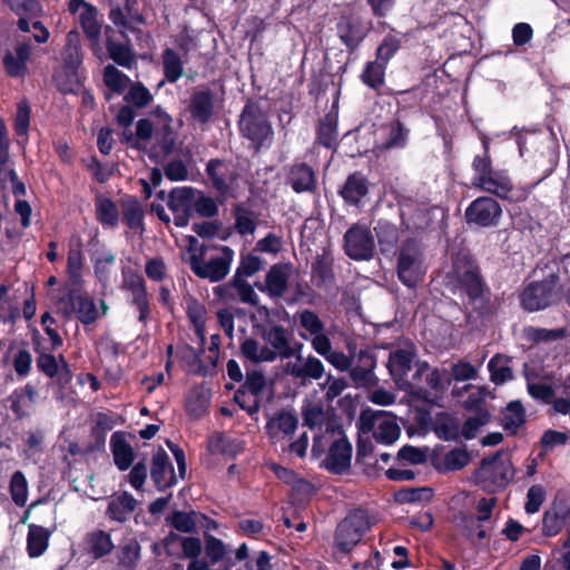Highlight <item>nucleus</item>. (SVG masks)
<instances>
[{"instance_id":"1","label":"nucleus","mask_w":570,"mask_h":570,"mask_svg":"<svg viewBox=\"0 0 570 570\" xmlns=\"http://www.w3.org/2000/svg\"><path fill=\"white\" fill-rule=\"evenodd\" d=\"M417 368L407 385V392L428 403H436L451 384L448 370L430 366L419 362Z\"/></svg>"},{"instance_id":"2","label":"nucleus","mask_w":570,"mask_h":570,"mask_svg":"<svg viewBox=\"0 0 570 570\" xmlns=\"http://www.w3.org/2000/svg\"><path fill=\"white\" fill-rule=\"evenodd\" d=\"M513 476L514 470L511 459L502 452L483 459L480 468L474 473L475 482L488 492H495L505 488Z\"/></svg>"},{"instance_id":"3","label":"nucleus","mask_w":570,"mask_h":570,"mask_svg":"<svg viewBox=\"0 0 570 570\" xmlns=\"http://www.w3.org/2000/svg\"><path fill=\"white\" fill-rule=\"evenodd\" d=\"M426 272L425 255L422 245L415 239L405 240L397 255V276L407 287H415Z\"/></svg>"},{"instance_id":"4","label":"nucleus","mask_w":570,"mask_h":570,"mask_svg":"<svg viewBox=\"0 0 570 570\" xmlns=\"http://www.w3.org/2000/svg\"><path fill=\"white\" fill-rule=\"evenodd\" d=\"M358 425L363 433L372 432L376 442L383 444H392L401 433L395 416L386 411L363 410L358 419Z\"/></svg>"},{"instance_id":"5","label":"nucleus","mask_w":570,"mask_h":570,"mask_svg":"<svg viewBox=\"0 0 570 570\" xmlns=\"http://www.w3.org/2000/svg\"><path fill=\"white\" fill-rule=\"evenodd\" d=\"M210 250L214 254H207L206 258L197 261L194 257L190 269L196 276L216 283L228 275L234 259V250L228 246H213Z\"/></svg>"},{"instance_id":"6","label":"nucleus","mask_w":570,"mask_h":570,"mask_svg":"<svg viewBox=\"0 0 570 570\" xmlns=\"http://www.w3.org/2000/svg\"><path fill=\"white\" fill-rule=\"evenodd\" d=\"M449 275L458 282L472 301H476L482 296L484 284L479 267L468 255L459 254L455 257Z\"/></svg>"},{"instance_id":"7","label":"nucleus","mask_w":570,"mask_h":570,"mask_svg":"<svg viewBox=\"0 0 570 570\" xmlns=\"http://www.w3.org/2000/svg\"><path fill=\"white\" fill-rule=\"evenodd\" d=\"M239 129L244 137L256 145L257 149L273 135L265 112L256 104L245 106L240 115Z\"/></svg>"},{"instance_id":"8","label":"nucleus","mask_w":570,"mask_h":570,"mask_svg":"<svg viewBox=\"0 0 570 570\" xmlns=\"http://www.w3.org/2000/svg\"><path fill=\"white\" fill-rule=\"evenodd\" d=\"M370 529L367 513L356 510L350 513L338 525L335 533L336 547L342 552L351 551L361 540L364 532Z\"/></svg>"},{"instance_id":"9","label":"nucleus","mask_w":570,"mask_h":570,"mask_svg":"<svg viewBox=\"0 0 570 570\" xmlns=\"http://www.w3.org/2000/svg\"><path fill=\"white\" fill-rule=\"evenodd\" d=\"M374 237L366 225L355 224L344 235L345 254L355 261H367L374 254Z\"/></svg>"},{"instance_id":"10","label":"nucleus","mask_w":570,"mask_h":570,"mask_svg":"<svg viewBox=\"0 0 570 570\" xmlns=\"http://www.w3.org/2000/svg\"><path fill=\"white\" fill-rule=\"evenodd\" d=\"M416 357V348L414 344L406 342L394 347L390 352L387 368L394 382L403 390H407L411 381L406 379L409 371L412 368L414 358Z\"/></svg>"},{"instance_id":"11","label":"nucleus","mask_w":570,"mask_h":570,"mask_svg":"<svg viewBox=\"0 0 570 570\" xmlns=\"http://www.w3.org/2000/svg\"><path fill=\"white\" fill-rule=\"evenodd\" d=\"M520 297L524 309L529 312L543 309L554 302V283L552 279L530 283Z\"/></svg>"},{"instance_id":"12","label":"nucleus","mask_w":570,"mask_h":570,"mask_svg":"<svg viewBox=\"0 0 570 570\" xmlns=\"http://www.w3.org/2000/svg\"><path fill=\"white\" fill-rule=\"evenodd\" d=\"M284 371L293 379L306 384L320 380L325 372L323 362L314 355H295V361L285 364Z\"/></svg>"},{"instance_id":"13","label":"nucleus","mask_w":570,"mask_h":570,"mask_svg":"<svg viewBox=\"0 0 570 570\" xmlns=\"http://www.w3.org/2000/svg\"><path fill=\"white\" fill-rule=\"evenodd\" d=\"M501 213L498 202L484 196L470 204L465 210V218L469 224L489 227L498 224Z\"/></svg>"},{"instance_id":"14","label":"nucleus","mask_w":570,"mask_h":570,"mask_svg":"<svg viewBox=\"0 0 570 570\" xmlns=\"http://www.w3.org/2000/svg\"><path fill=\"white\" fill-rule=\"evenodd\" d=\"M194 196H196V190L186 186L174 188L169 193L167 206L174 214L176 226L184 227L188 225L193 215Z\"/></svg>"},{"instance_id":"15","label":"nucleus","mask_w":570,"mask_h":570,"mask_svg":"<svg viewBox=\"0 0 570 570\" xmlns=\"http://www.w3.org/2000/svg\"><path fill=\"white\" fill-rule=\"evenodd\" d=\"M266 381L263 373L253 371L247 373L243 386L235 393V401L248 413L258 411V395L263 392Z\"/></svg>"},{"instance_id":"16","label":"nucleus","mask_w":570,"mask_h":570,"mask_svg":"<svg viewBox=\"0 0 570 570\" xmlns=\"http://www.w3.org/2000/svg\"><path fill=\"white\" fill-rule=\"evenodd\" d=\"M261 338L265 341L269 352H273L274 361L277 357L289 358L295 355L289 334L282 325H273L268 328H264Z\"/></svg>"},{"instance_id":"17","label":"nucleus","mask_w":570,"mask_h":570,"mask_svg":"<svg viewBox=\"0 0 570 570\" xmlns=\"http://www.w3.org/2000/svg\"><path fill=\"white\" fill-rule=\"evenodd\" d=\"M289 267L273 265L265 276L264 283H256V287L273 299L283 298L288 289Z\"/></svg>"},{"instance_id":"18","label":"nucleus","mask_w":570,"mask_h":570,"mask_svg":"<svg viewBox=\"0 0 570 570\" xmlns=\"http://www.w3.org/2000/svg\"><path fill=\"white\" fill-rule=\"evenodd\" d=\"M109 18L115 26L134 29L135 24H145L146 19L139 10L138 0H119L110 12Z\"/></svg>"},{"instance_id":"19","label":"nucleus","mask_w":570,"mask_h":570,"mask_svg":"<svg viewBox=\"0 0 570 570\" xmlns=\"http://www.w3.org/2000/svg\"><path fill=\"white\" fill-rule=\"evenodd\" d=\"M206 171L212 186L223 196L232 190L237 174L232 166L219 159H212L207 163Z\"/></svg>"},{"instance_id":"20","label":"nucleus","mask_w":570,"mask_h":570,"mask_svg":"<svg viewBox=\"0 0 570 570\" xmlns=\"http://www.w3.org/2000/svg\"><path fill=\"white\" fill-rule=\"evenodd\" d=\"M214 92L210 89H194L189 97L187 110L195 121L199 124L208 122L214 115Z\"/></svg>"},{"instance_id":"21","label":"nucleus","mask_w":570,"mask_h":570,"mask_svg":"<svg viewBox=\"0 0 570 570\" xmlns=\"http://www.w3.org/2000/svg\"><path fill=\"white\" fill-rule=\"evenodd\" d=\"M497 504L495 498H482L478 502V517L461 514L458 518V525L462 529L463 533L466 537L472 535V528H478V539H484L487 537V531L480 525V522L487 521L490 519L493 508Z\"/></svg>"},{"instance_id":"22","label":"nucleus","mask_w":570,"mask_h":570,"mask_svg":"<svg viewBox=\"0 0 570 570\" xmlns=\"http://www.w3.org/2000/svg\"><path fill=\"white\" fill-rule=\"evenodd\" d=\"M80 26L89 40L90 48L92 52L101 58L102 56V47L100 43L101 36V22L100 14L98 9L95 6H89L86 10L81 11L79 14Z\"/></svg>"},{"instance_id":"23","label":"nucleus","mask_w":570,"mask_h":570,"mask_svg":"<svg viewBox=\"0 0 570 570\" xmlns=\"http://www.w3.org/2000/svg\"><path fill=\"white\" fill-rule=\"evenodd\" d=\"M150 475L156 488L160 491L166 490L176 483L177 478L165 450L158 449L154 454Z\"/></svg>"},{"instance_id":"24","label":"nucleus","mask_w":570,"mask_h":570,"mask_svg":"<svg viewBox=\"0 0 570 570\" xmlns=\"http://www.w3.org/2000/svg\"><path fill=\"white\" fill-rule=\"evenodd\" d=\"M31 47L28 39L17 41L12 51H8L3 57L6 71L11 77H24L28 72L27 62L30 58Z\"/></svg>"},{"instance_id":"25","label":"nucleus","mask_w":570,"mask_h":570,"mask_svg":"<svg viewBox=\"0 0 570 570\" xmlns=\"http://www.w3.org/2000/svg\"><path fill=\"white\" fill-rule=\"evenodd\" d=\"M37 366L47 376L56 377L60 385H66L71 381L72 374L69 364L61 355L57 358L51 354H40L37 358Z\"/></svg>"},{"instance_id":"26","label":"nucleus","mask_w":570,"mask_h":570,"mask_svg":"<svg viewBox=\"0 0 570 570\" xmlns=\"http://www.w3.org/2000/svg\"><path fill=\"white\" fill-rule=\"evenodd\" d=\"M63 313L67 316L76 313L79 321L83 324L94 323L98 316L94 301L89 296L76 292L70 293L68 302L63 307Z\"/></svg>"},{"instance_id":"27","label":"nucleus","mask_w":570,"mask_h":570,"mask_svg":"<svg viewBox=\"0 0 570 570\" xmlns=\"http://www.w3.org/2000/svg\"><path fill=\"white\" fill-rule=\"evenodd\" d=\"M375 365V357L371 353L363 351L358 353V364L348 368L350 376L357 387L376 385L377 379L374 374Z\"/></svg>"},{"instance_id":"28","label":"nucleus","mask_w":570,"mask_h":570,"mask_svg":"<svg viewBox=\"0 0 570 570\" xmlns=\"http://www.w3.org/2000/svg\"><path fill=\"white\" fill-rule=\"evenodd\" d=\"M352 446L343 438L333 442L325 459L327 470L341 474L345 472L351 464Z\"/></svg>"},{"instance_id":"29","label":"nucleus","mask_w":570,"mask_h":570,"mask_svg":"<svg viewBox=\"0 0 570 570\" xmlns=\"http://www.w3.org/2000/svg\"><path fill=\"white\" fill-rule=\"evenodd\" d=\"M124 287L132 293V303L139 311V321L144 322L149 314L144 278L135 273L125 274Z\"/></svg>"},{"instance_id":"30","label":"nucleus","mask_w":570,"mask_h":570,"mask_svg":"<svg viewBox=\"0 0 570 570\" xmlns=\"http://www.w3.org/2000/svg\"><path fill=\"white\" fill-rule=\"evenodd\" d=\"M474 185L501 198H508L512 190V183L503 171L493 170L488 176L474 178Z\"/></svg>"},{"instance_id":"31","label":"nucleus","mask_w":570,"mask_h":570,"mask_svg":"<svg viewBox=\"0 0 570 570\" xmlns=\"http://www.w3.org/2000/svg\"><path fill=\"white\" fill-rule=\"evenodd\" d=\"M287 183L296 193L312 191L316 186L315 174L308 165L295 164L289 170Z\"/></svg>"},{"instance_id":"32","label":"nucleus","mask_w":570,"mask_h":570,"mask_svg":"<svg viewBox=\"0 0 570 570\" xmlns=\"http://www.w3.org/2000/svg\"><path fill=\"white\" fill-rule=\"evenodd\" d=\"M297 419L294 414L283 411L267 422L266 430L272 440L278 441L282 438L293 434L297 428Z\"/></svg>"},{"instance_id":"33","label":"nucleus","mask_w":570,"mask_h":570,"mask_svg":"<svg viewBox=\"0 0 570 570\" xmlns=\"http://www.w3.org/2000/svg\"><path fill=\"white\" fill-rule=\"evenodd\" d=\"M171 117L169 115H165L164 125L158 126L155 129V146L153 148V154L155 156H167L174 151L176 135L170 127Z\"/></svg>"},{"instance_id":"34","label":"nucleus","mask_w":570,"mask_h":570,"mask_svg":"<svg viewBox=\"0 0 570 570\" xmlns=\"http://www.w3.org/2000/svg\"><path fill=\"white\" fill-rule=\"evenodd\" d=\"M82 58L80 35L78 31L71 30L67 33L66 45L61 50L62 66L70 69H78L82 63Z\"/></svg>"},{"instance_id":"35","label":"nucleus","mask_w":570,"mask_h":570,"mask_svg":"<svg viewBox=\"0 0 570 570\" xmlns=\"http://www.w3.org/2000/svg\"><path fill=\"white\" fill-rule=\"evenodd\" d=\"M114 35L115 30L110 26H106V48L109 57L119 66L129 68L134 62V55L129 46L115 41Z\"/></svg>"},{"instance_id":"36","label":"nucleus","mask_w":570,"mask_h":570,"mask_svg":"<svg viewBox=\"0 0 570 570\" xmlns=\"http://www.w3.org/2000/svg\"><path fill=\"white\" fill-rule=\"evenodd\" d=\"M111 452L114 461L120 471H126L134 462L135 454L131 445L126 441L125 436L116 432L110 439Z\"/></svg>"},{"instance_id":"37","label":"nucleus","mask_w":570,"mask_h":570,"mask_svg":"<svg viewBox=\"0 0 570 570\" xmlns=\"http://www.w3.org/2000/svg\"><path fill=\"white\" fill-rule=\"evenodd\" d=\"M114 547L110 534L102 530H95L86 535L85 550L95 559L109 554Z\"/></svg>"},{"instance_id":"38","label":"nucleus","mask_w":570,"mask_h":570,"mask_svg":"<svg viewBox=\"0 0 570 570\" xmlns=\"http://www.w3.org/2000/svg\"><path fill=\"white\" fill-rule=\"evenodd\" d=\"M240 353L242 355L255 363H264V362H274V354L273 352H269V350L266 347L265 341H258L254 337H246L240 343Z\"/></svg>"},{"instance_id":"39","label":"nucleus","mask_w":570,"mask_h":570,"mask_svg":"<svg viewBox=\"0 0 570 570\" xmlns=\"http://www.w3.org/2000/svg\"><path fill=\"white\" fill-rule=\"evenodd\" d=\"M137 501L128 492L111 499L108 503L107 515L116 521L124 522L136 509Z\"/></svg>"},{"instance_id":"40","label":"nucleus","mask_w":570,"mask_h":570,"mask_svg":"<svg viewBox=\"0 0 570 570\" xmlns=\"http://www.w3.org/2000/svg\"><path fill=\"white\" fill-rule=\"evenodd\" d=\"M95 214L97 220L106 226L115 228L119 222V212L116 204L108 197L98 195L95 199Z\"/></svg>"},{"instance_id":"41","label":"nucleus","mask_w":570,"mask_h":570,"mask_svg":"<svg viewBox=\"0 0 570 570\" xmlns=\"http://www.w3.org/2000/svg\"><path fill=\"white\" fill-rule=\"evenodd\" d=\"M383 131L386 137L376 146L377 149L386 150L392 148H402L405 146L409 129H406L399 120L384 126Z\"/></svg>"},{"instance_id":"42","label":"nucleus","mask_w":570,"mask_h":570,"mask_svg":"<svg viewBox=\"0 0 570 570\" xmlns=\"http://www.w3.org/2000/svg\"><path fill=\"white\" fill-rule=\"evenodd\" d=\"M207 517L203 513L190 511H175L170 517V524L179 532L194 533L199 524L206 521Z\"/></svg>"},{"instance_id":"43","label":"nucleus","mask_w":570,"mask_h":570,"mask_svg":"<svg viewBox=\"0 0 570 570\" xmlns=\"http://www.w3.org/2000/svg\"><path fill=\"white\" fill-rule=\"evenodd\" d=\"M367 194V181L363 175H350L341 190L342 197L351 204H357Z\"/></svg>"},{"instance_id":"44","label":"nucleus","mask_w":570,"mask_h":570,"mask_svg":"<svg viewBox=\"0 0 570 570\" xmlns=\"http://www.w3.org/2000/svg\"><path fill=\"white\" fill-rule=\"evenodd\" d=\"M296 317L301 328L299 336L304 341L325 331V324L323 321L311 309H303L296 314Z\"/></svg>"},{"instance_id":"45","label":"nucleus","mask_w":570,"mask_h":570,"mask_svg":"<svg viewBox=\"0 0 570 570\" xmlns=\"http://www.w3.org/2000/svg\"><path fill=\"white\" fill-rule=\"evenodd\" d=\"M50 532L40 525L29 527L27 550L31 558L40 557L48 548Z\"/></svg>"},{"instance_id":"46","label":"nucleus","mask_w":570,"mask_h":570,"mask_svg":"<svg viewBox=\"0 0 570 570\" xmlns=\"http://www.w3.org/2000/svg\"><path fill=\"white\" fill-rule=\"evenodd\" d=\"M53 81L58 90L62 94H78L81 88L78 69H70L62 66L55 72Z\"/></svg>"},{"instance_id":"47","label":"nucleus","mask_w":570,"mask_h":570,"mask_svg":"<svg viewBox=\"0 0 570 570\" xmlns=\"http://www.w3.org/2000/svg\"><path fill=\"white\" fill-rule=\"evenodd\" d=\"M304 425L309 429L321 428L326 420L324 404L321 400H305L302 406Z\"/></svg>"},{"instance_id":"48","label":"nucleus","mask_w":570,"mask_h":570,"mask_svg":"<svg viewBox=\"0 0 570 570\" xmlns=\"http://www.w3.org/2000/svg\"><path fill=\"white\" fill-rule=\"evenodd\" d=\"M568 512L567 509H559L557 504L547 510L542 520L543 533L548 537L558 534L563 527Z\"/></svg>"},{"instance_id":"49","label":"nucleus","mask_w":570,"mask_h":570,"mask_svg":"<svg viewBox=\"0 0 570 570\" xmlns=\"http://www.w3.org/2000/svg\"><path fill=\"white\" fill-rule=\"evenodd\" d=\"M503 426L505 430L515 433L525 421V411L520 401L510 402L503 413Z\"/></svg>"},{"instance_id":"50","label":"nucleus","mask_w":570,"mask_h":570,"mask_svg":"<svg viewBox=\"0 0 570 570\" xmlns=\"http://www.w3.org/2000/svg\"><path fill=\"white\" fill-rule=\"evenodd\" d=\"M336 117L333 114H326L321 120L317 130V140L326 148H332L336 144Z\"/></svg>"},{"instance_id":"51","label":"nucleus","mask_w":570,"mask_h":570,"mask_svg":"<svg viewBox=\"0 0 570 570\" xmlns=\"http://www.w3.org/2000/svg\"><path fill=\"white\" fill-rule=\"evenodd\" d=\"M161 58L166 80L169 82L177 81L183 75L184 69L179 55L175 50L167 48L164 50Z\"/></svg>"},{"instance_id":"52","label":"nucleus","mask_w":570,"mask_h":570,"mask_svg":"<svg viewBox=\"0 0 570 570\" xmlns=\"http://www.w3.org/2000/svg\"><path fill=\"white\" fill-rule=\"evenodd\" d=\"M122 217L131 229H138L142 226L144 210L134 198H127L121 202Z\"/></svg>"},{"instance_id":"53","label":"nucleus","mask_w":570,"mask_h":570,"mask_svg":"<svg viewBox=\"0 0 570 570\" xmlns=\"http://www.w3.org/2000/svg\"><path fill=\"white\" fill-rule=\"evenodd\" d=\"M508 357L497 354L494 355L489 364V371L491 373V380L495 384H502L510 381L513 377L512 370L508 366Z\"/></svg>"},{"instance_id":"54","label":"nucleus","mask_w":570,"mask_h":570,"mask_svg":"<svg viewBox=\"0 0 570 570\" xmlns=\"http://www.w3.org/2000/svg\"><path fill=\"white\" fill-rule=\"evenodd\" d=\"M567 335L564 328L547 330L529 326L523 330V336L530 342H551L563 338Z\"/></svg>"},{"instance_id":"55","label":"nucleus","mask_w":570,"mask_h":570,"mask_svg":"<svg viewBox=\"0 0 570 570\" xmlns=\"http://www.w3.org/2000/svg\"><path fill=\"white\" fill-rule=\"evenodd\" d=\"M256 226L257 223L255 213L243 206H236L235 228L237 233L240 235L253 234L256 229Z\"/></svg>"},{"instance_id":"56","label":"nucleus","mask_w":570,"mask_h":570,"mask_svg":"<svg viewBox=\"0 0 570 570\" xmlns=\"http://www.w3.org/2000/svg\"><path fill=\"white\" fill-rule=\"evenodd\" d=\"M104 81L110 90L118 94H121L130 83V79L112 65L105 67Z\"/></svg>"},{"instance_id":"57","label":"nucleus","mask_w":570,"mask_h":570,"mask_svg":"<svg viewBox=\"0 0 570 570\" xmlns=\"http://www.w3.org/2000/svg\"><path fill=\"white\" fill-rule=\"evenodd\" d=\"M10 493L13 502L23 507L28 498V483L22 472L17 471L13 473L10 481Z\"/></svg>"},{"instance_id":"58","label":"nucleus","mask_w":570,"mask_h":570,"mask_svg":"<svg viewBox=\"0 0 570 570\" xmlns=\"http://www.w3.org/2000/svg\"><path fill=\"white\" fill-rule=\"evenodd\" d=\"M362 80L373 89L380 88L384 82V63L371 61L362 73Z\"/></svg>"},{"instance_id":"59","label":"nucleus","mask_w":570,"mask_h":570,"mask_svg":"<svg viewBox=\"0 0 570 570\" xmlns=\"http://www.w3.org/2000/svg\"><path fill=\"white\" fill-rule=\"evenodd\" d=\"M312 275L316 279V285L320 287H328L334 282L332 267L324 258H318L312 265Z\"/></svg>"},{"instance_id":"60","label":"nucleus","mask_w":570,"mask_h":570,"mask_svg":"<svg viewBox=\"0 0 570 570\" xmlns=\"http://www.w3.org/2000/svg\"><path fill=\"white\" fill-rule=\"evenodd\" d=\"M210 450L226 455L235 456L243 450L242 443L236 439L219 435L209 443Z\"/></svg>"},{"instance_id":"61","label":"nucleus","mask_w":570,"mask_h":570,"mask_svg":"<svg viewBox=\"0 0 570 570\" xmlns=\"http://www.w3.org/2000/svg\"><path fill=\"white\" fill-rule=\"evenodd\" d=\"M263 268V262L259 257L248 254L243 256L235 272L234 278L250 277Z\"/></svg>"},{"instance_id":"62","label":"nucleus","mask_w":570,"mask_h":570,"mask_svg":"<svg viewBox=\"0 0 570 570\" xmlns=\"http://www.w3.org/2000/svg\"><path fill=\"white\" fill-rule=\"evenodd\" d=\"M232 285L237 292V296L239 301L244 304H248L252 306H257L259 303V297L255 293L253 286L243 278H232Z\"/></svg>"},{"instance_id":"63","label":"nucleus","mask_w":570,"mask_h":570,"mask_svg":"<svg viewBox=\"0 0 570 570\" xmlns=\"http://www.w3.org/2000/svg\"><path fill=\"white\" fill-rule=\"evenodd\" d=\"M490 420L487 411H478L476 415L469 417L462 428V434L465 439L471 440L475 438L479 430L485 425Z\"/></svg>"},{"instance_id":"64","label":"nucleus","mask_w":570,"mask_h":570,"mask_svg":"<svg viewBox=\"0 0 570 570\" xmlns=\"http://www.w3.org/2000/svg\"><path fill=\"white\" fill-rule=\"evenodd\" d=\"M470 455L464 449H453L444 455V468L448 471H458L466 466Z\"/></svg>"}]
</instances>
